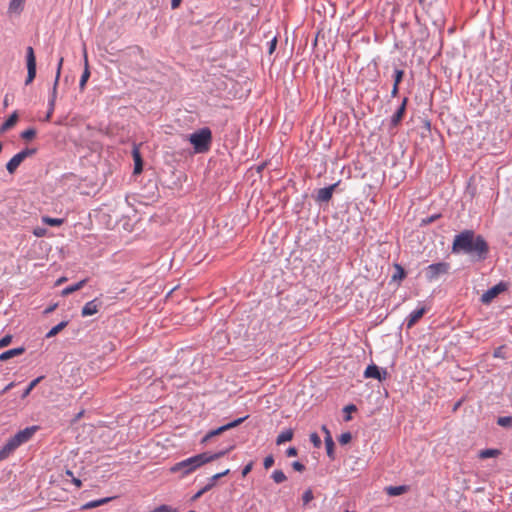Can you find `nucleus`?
I'll list each match as a JSON object with an SVG mask.
<instances>
[{
	"instance_id": "obj_34",
	"label": "nucleus",
	"mask_w": 512,
	"mask_h": 512,
	"mask_svg": "<svg viewBox=\"0 0 512 512\" xmlns=\"http://www.w3.org/2000/svg\"><path fill=\"white\" fill-rule=\"evenodd\" d=\"M497 424L504 428H512V416L498 417Z\"/></svg>"
},
{
	"instance_id": "obj_5",
	"label": "nucleus",
	"mask_w": 512,
	"mask_h": 512,
	"mask_svg": "<svg viewBox=\"0 0 512 512\" xmlns=\"http://www.w3.org/2000/svg\"><path fill=\"white\" fill-rule=\"evenodd\" d=\"M249 416L246 415L244 417H240V418H237L233 421H230L216 429H213L211 431H209L205 437L203 438V442L207 441L208 439L212 438V437H215V436H218L222 433H224L225 431L227 430H230L232 428H235L237 426H239L240 424H242Z\"/></svg>"
},
{
	"instance_id": "obj_21",
	"label": "nucleus",
	"mask_w": 512,
	"mask_h": 512,
	"mask_svg": "<svg viewBox=\"0 0 512 512\" xmlns=\"http://www.w3.org/2000/svg\"><path fill=\"white\" fill-rule=\"evenodd\" d=\"M18 447L13 442L11 438L8 439L6 444L1 447L0 449V456L4 457L6 459L14 450H16Z\"/></svg>"
},
{
	"instance_id": "obj_40",
	"label": "nucleus",
	"mask_w": 512,
	"mask_h": 512,
	"mask_svg": "<svg viewBox=\"0 0 512 512\" xmlns=\"http://www.w3.org/2000/svg\"><path fill=\"white\" fill-rule=\"evenodd\" d=\"M352 440V434L350 432H344L342 433L339 438H338V441L341 445H346L348 444L350 441Z\"/></svg>"
},
{
	"instance_id": "obj_29",
	"label": "nucleus",
	"mask_w": 512,
	"mask_h": 512,
	"mask_svg": "<svg viewBox=\"0 0 512 512\" xmlns=\"http://www.w3.org/2000/svg\"><path fill=\"white\" fill-rule=\"evenodd\" d=\"M270 478L273 480L275 484H281L287 480V476L281 469L274 470L271 473Z\"/></svg>"
},
{
	"instance_id": "obj_51",
	"label": "nucleus",
	"mask_w": 512,
	"mask_h": 512,
	"mask_svg": "<svg viewBox=\"0 0 512 512\" xmlns=\"http://www.w3.org/2000/svg\"><path fill=\"white\" fill-rule=\"evenodd\" d=\"M285 453L287 457H295L298 454V450L295 447L291 446L287 448Z\"/></svg>"
},
{
	"instance_id": "obj_55",
	"label": "nucleus",
	"mask_w": 512,
	"mask_h": 512,
	"mask_svg": "<svg viewBox=\"0 0 512 512\" xmlns=\"http://www.w3.org/2000/svg\"><path fill=\"white\" fill-rule=\"evenodd\" d=\"M62 65H63V57H60L58 60L57 69H56V73L58 74V76L61 75Z\"/></svg>"
},
{
	"instance_id": "obj_11",
	"label": "nucleus",
	"mask_w": 512,
	"mask_h": 512,
	"mask_svg": "<svg viewBox=\"0 0 512 512\" xmlns=\"http://www.w3.org/2000/svg\"><path fill=\"white\" fill-rule=\"evenodd\" d=\"M408 101H409L408 97H404L402 99V102H401L400 106L398 107V109L392 115V117L390 119V125L392 127L398 126L399 123L402 121V119L404 117V114L406 112V107H407Z\"/></svg>"
},
{
	"instance_id": "obj_20",
	"label": "nucleus",
	"mask_w": 512,
	"mask_h": 512,
	"mask_svg": "<svg viewBox=\"0 0 512 512\" xmlns=\"http://www.w3.org/2000/svg\"><path fill=\"white\" fill-rule=\"evenodd\" d=\"M23 162L18 154H15L6 164V169L10 174H13L19 165Z\"/></svg>"
},
{
	"instance_id": "obj_12",
	"label": "nucleus",
	"mask_w": 512,
	"mask_h": 512,
	"mask_svg": "<svg viewBox=\"0 0 512 512\" xmlns=\"http://www.w3.org/2000/svg\"><path fill=\"white\" fill-rule=\"evenodd\" d=\"M101 302L95 298L91 301H88L81 310L82 317H88L96 314L99 310Z\"/></svg>"
},
{
	"instance_id": "obj_35",
	"label": "nucleus",
	"mask_w": 512,
	"mask_h": 512,
	"mask_svg": "<svg viewBox=\"0 0 512 512\" xmlns=\"http://www.w3.org/2000/svg\"><path fill=\"white\" fill-rule=\"evenodd\" d=\"M42 221L49 225V226H52V227H57V226H60L62 223H63V219H60V218H52V217H48V216H44L42 218Z\"/></svg>"
},
{
	"instance_id": "obj_10",
	"label": "nucleus",
	"mask_w": 512,
	"mask_h": 512,
	"mask_svg": "<svg viewBox=\"0 0 512 512\" xmlns=\"http://www.w3.org/2000/svg\"><path fill=\"white\" fill-rule=\"evenodd\" d=\"M338 185L339 181L327 187L318 189L315 196V201L319 204L328 203L332 199L333 192Z\"/></svg>"
},
{
	"instance_id": "obj_36",
	"label": "nucleus",
	"mask_w": 512,
	"mask_h": 512,
	"mask_svg": "<svg viewBox=\"0 0 512 512\" xmlns=\"http://www.w3.org/2000/svg\"><path fill=\"white\" fill-rule=\"evenodd\" d=\"M37 152L35 148H25L18 152L17 154L21 157V159L24 161L27 157L34 155Z\"/></svg>"
},
{
	"instance_id": "obj_4",
	"label": "nucleus",
	"mask_w": 512,
	"mask_h": 512,
	"mask_svg": "<svg viewBox=\"0 0 512 512\" xmlns=\"http://www.w3.org/2000/svg\"><path fill=\"white\" fill-rule=\"evenodd\" d=\"M450 264L447 262L432 263L425 268V277L432 282L437 280L441 275L448 273Z\"/></svg>"
},
{
	"instance_id": "obj_60",
	"label": "nucleus",
	"mask_w": 512,
	"mask_h": 512,
	"mask_svg": "<svg viewBox=\"0 0 512 512\" xmlns=\"http://www.w3.org/2000/svg\"><path fill=\"white\" fill-rule=\"evenodd\" d=\"M59 79H60V76H58V74L56 73L55 79H54V83H53V87H55V88L58 87Z\"/></svg>"
},
{
	"instance_id": "obj_50",
	"label": "nucleus",
	"mask_w": 512,
	"mask_h": 512,
	"mask_svg": "<svg viewBox=\"0 0 512 512\" xmlns=\"http://www.w3.org/2000/svg\"><path fill=\"white\" fill-rule=\"evenodd\" d=\"M268 45H269V47H268V53H269V54H272V53L275 51V49H276V45H277V39H276V37H274L272 40H270V41L268 42Z\"/></svg>"
},
{
	"instance_id": "obj_48",
	"label": "nucleus",
	"mask_w": 512,
	"mask_h": 512,
	"mask_svg": "<svg viewBox=\"0 0 512 512\" xmlns=\"http://www.w3.org/2000/svg\"><path fill=\"white\" fill-rule=\"evenodd\" d=\"M210 489V486L205 485L202 487L195 495L192 497V500H197L200 498L204 493L208 492Z\"/></svg>"
},
{
	"instance_id": "obj_41",
	"label": "nucleus",
	"mask_w": 512,
	"mask_h": 512,
	"mask_svg": "<svg viewBox=\"0 0 512 512\" xmlns=\"http://www.w3.org/2000/svg\"><path fill=\"white\" fill-rule=\"evenodd\" d=\"M309 438L314 447L319 448L322 445L321 438L316 432L311 433Z\"/></svg>"
},
{
	"instance_id": "obj_53",
	"label": "nucleus",
	"mask_w": 512,
	"mask_h": 512,
	"mask_svg": "<svg viewBox=\"0 0 512 512\" xmlns=\"http://www.w3.org/2000/svg\"><path fill=\"white\" fill-rule=\"evenodd\" d=\"M493 356L495 358H504V355H503V347L500 346L498 348H496L493 352Z\"/></svg>"
},
{
	"instance_id": "obj_39",
	"label": "nucleus",
	"mask_w": 512,
	"mask_h": 512,
	"mask_svg": "<svg viewBox=\"0 0 512 512\" xmlns=\"http://www.w3.org/2000/svg\"><path fill=\"white\" fill-rule=\"evenodd\" d=\"M150 512H177V510L175 508L171 507L170 505L162 504V505L154 508Z\"/></svg>"
},
{
	"instance_id": "obj_13",
	"label": "nucleus",
	"mask_w": 512,
	"mask_h": 512,
	"mask_svg": "<svg viewBox=\"0 0 512 512\" xmlns=\"http://www.w3.org/2000/svg\"><path fill=\"white\" fill-rule=\"evenodd\" d=\"M405 75L404 70L400 68H394L393 73V87L391 90V97H396L399 94V85L403 80V77Z\"/></svg>"
},
{
	"instance_id": "obj_37",
	"label": "nucleus",
	"mask_w": 512,
	"mask_h": 512,
	"mask_svg": "<svg viewBox=\"0 0 512 512\" xmlns=\"http://www.w3.org/2000/svg\"><path fill=\"white\" fill-rule=\"evenodd\" d=\"M56 99H57V88L52 87L50 94H49V98H48V106H50V108H55Z\"/></svg>"
},
{
	"instance_id": "obj_25",
	"label": "nucleus",
	"mask_w": 512,
	"mask_h": 512,
	"mask_svg": "<svg viewBox=\"0 0 512 512\" xmlns=\"http://www.w3.org/2000/svg\"><path fill=\"white\" fill-rule=\"evenodd\" d=\"M86 282H87V279H83V280H80L79 282H77L75 284L69 285V286L65 287L62 290L61 294L63 296H66V295H69V294H71V293H73L75 291H78V290H80L85 285Z\"/></svg>"
},
{
	"instance_id": "obj_23",
	"label": "nucleus",
	"mask_w": 512,
	"mask_h": 512,
	"mask_svg": "<svg viewBox=\"0 0 512 512\" xmlns=\"http://www.w3.org/2000/svg\"><path fill=\"white\" fill-rule=\"evenodd\" d=\"M112 499H113V497H105V498H101L98 500H92V501L85 503L82 506V509L88 510V509L96 508L98 506H101L103 504L110 502Z\"/></svg>"
},
{
	"instance_id": "obj_31",
	"label": "nucleus",
	"mask_w": 512,
	"mask_h": 512,
	"mask_svg": "<svg viewBox=\"0 0 512 512\" xmlns=\"http://www.w3.org/2000/svg\"><path fill=\"white\" fill-rule=\"evenodd\" d=\"M499 454H500V450L494 449V448H488V449L481 450L479 452V457L481 459H487V458L497 457Z\"/></svg>"
},
{
	"instance_id": "obj_57",
	"label": "nucleus",
	"mask_w": 512,
	"mask_h": 512,
	"mask_svg": "<svg viewBox=\"0 0 512 512\" xmlns=\"http://www.w3.org/2000/svg\"><path fill=\"white\" fill-rule=\"evenodd\" d=\"M56 307H57V304H53V305H51V306H49V307L45 308V310H44V314H46V315H47V314L52 313V312L55 310V308H56Z\"/></svg>"
},
{
	"instance_id": "obj_17",
	"label": "nucleus",
	"mask_w": 512,
	"mask_h": 512,
	"mask_svg": "<svg viewBox=\"0 0 512 512\" xmlns=\"http://www.w3.org/2000/svg\"><path fill=\"white\" fill-rule=\"evenodd\" d=\"M231 449H233V446L229 447L228 449H225V450H221L219 452H216V453H210V452H203L202 453V456L205 460V464L206 463H209L211 461H214V460H217L221 457H223L224 455H226Z\"/></svg>"
},
{
	"instance_id": "obj_38",
	"label": "nucleus",
	"mask_w": 512,
	"mask_h": 512,
	"mask_svg": "<svg viewBox=\"0 0 512 512\" xmlns=\"http://www.w3.org/2000/svg\"><path fill=\"white\" fill-rule=\"evenodd\" d=\"M36 136V130L34 128H28L21 133V138L24 140H31Z\"/></svg>"
},
{
	"instance_id": "obj_64",
	"label": "nucleus",
	"mask_w": 512,
	"mask_h": 512,
	"mask_svg": "<svg viewBox=\"0 0 512 512\" xmlns=\"http://www.w3.org/2000/svg\"><path fill=\"white\" fill-rule=\"evenodd\" d=\"M64 280H65V278H61V279H59L57 282H58V283H61V282H63Z\"/></svg>"
},
{
	"instance_id": "obj_24",
	"label": "nucleus",
	"mask_w": 512,
	"mask_h": 512,
	"mask_svg": "<svg viewBox=\"0 0 512 512\" xmlns=\"http://www.w3.org/2000/svg\"><path fill=\"white\" fill-rule=\"evenodd\" d=\"M294 431L292 429H286L282 431L276 438V444L281 445L293 439Z\"/></svg>"
},
{
	"instance_id": "obj_45",
	"label": "nucleus",
	"mask_w": 512,
	"mask_h": 512,
	"mask_svg": "<svg viewBox=\"0 0 512 512\" xmlns=\"http://www.w3.org/2000/svg\"><path fill=\"white\" fill-rule=\"evenodd\" d=\"M254 461L248 462L242 469V477H246L253 469Z\"/></svg>"
},
{
	"instance_id": "obj_42",
	"label": "nucleus",
	"mask_w": 512,
	"mask_h": 512,
	"mask_svg": "<svg viewBox=\"0 0 512 512\" xmlns=\"http://www.w3.org/2000/svg\"><path fill=\"white\" fill-rule=\"evenodd\" d=\"M275 459L272 454L266 456L263 460V466L265 469H269L274 465Z\"/></svg>"
},
{
	"instance_id": "obj_8",
	"label": "nucleus",
	"mask_w": 512,
	"mask_h": 512,
	"mask_svg": "<svg viewBox=\"0 0 512 512\" xmlns=\"http://www.w3.org/2000/svg\"><path fill=\"white\" fill-rule=\"evenodd\" d=\"M387 376H388L387 371L385 369L378 367L374 363L369 364L364 371L365 378H373L380 382L386 380Z\"/></svg>"
},
{
	"instance_id": "obj_30",
	"label": "nucleus",
	"mask_w": 512,
	"mask_h": 512,
	"mask_svg": "<svg viewBox=\"0 0 512 512\" xmlns=\"http://www.w3.org/2000/svg\"><path fill=\"white\" fill-rule=\"evenodd\" d=\"M386 490L387 494L390 496H399L406 492L407 487L404 485L389 486Z\"/></svg>"
},
{
	"instance_id": "obj_61",
	"label": "nucleus",
	"mask_w": 512,
	"mask_h": 512,
	"mask_svg": "<svg viewBox=\"0 0 512 512\" xmlns=\"http://www.w3.org/2000/svg\"><path fill=\"white\" fill-rule=\"evenodd\" d=\"M13 386V383H9L8 385H6L4 387V389L2 390V393H6L7 391H9Z\"/></svg>"
},
{
	"instance_id": "obj_7",
	"label": "nucleus",
	"mask_w": 512,
	"mask_h": 512,
	"mask_svg": "<svg viewBox=\"0 0 512 512\" xmlns=\"http://www.w3.org/2000/svg\"><path fill=\"white\" fill-rule=\"evenodd\" d=\"M38 430V426H29L23 430L18 431L14 436L10 437L17 447L28 442L35 432Z\"/></svg>"
},
{
	"instance_id": "obj_33",
	"label": "nucleus",
	"mask_w": 512,
	"mask_h": 512,
	"mask_svg": "<svg viewBox=\"0 0 512 512\" xmlns=\"http://www.w3.org/2000/svg\"><path fill=\"white\" fill-rule=\"evenodd\" d=\"M229 472H230V470H229V469H226V470H225V471H223V472H220V473H216V474H214V475L209 479V481H208V483H207L206 485H207V486H210V489H212V488L215 486V484H216L217 480H219L220 478H222V477L226 476Z\"/></svg>"
},
{
	"instance_id": "obj_3",
	"label": "nucleus",
	"mask_w": 512,
	"mask_h": 512,
	"mask_svg": "<svg viewBox=\"0 0 512 512\" xmlns=\"http://www.w3.org/2000/svg\"><path fill=\"white\" fill-rule=\"evenodd\" d=\"M205 464L202 453L196 454L171 466L172 473H180L181 477H185Z\"/></svg>"
},
{
	"instance_id": "obj_15",
	"label": "nucleus",
	"mask_w": 512,
	"mask_h": 512,
	"mask_svg": "<svg viewBox=\"0 0 512 512\" xmlns=\"http://www.w3.org/2000/svg\"><path fill=\"white\" fill-rule=\"evenodd\" d=\"M24 352H25L24 347L12 348L7 351H4L3 353L0 354V362H4L13 357L22 355Z\"/></svg>"
},
{
	"instance_id": "obj_1",
	"label": "nucleus",
	"mask_w": 512,
	"mask_h": 512,
	"mask_svg": "<svg viewBox=\"0 0 512 512\" xmlns=\"http://www.w3.org/2000/svg\"><path fill=\"white\" fill-rule=\"evenodd\" d=\"M451 251L453 254L468 255L473 261H484L488 258L490 247L482 235L466 229L454 236Z\"/></svg>"
},
{
	"instance_id": "obj_18",
	"label": "nucleus",
	"mask_w": 512,
	"mask_h": 512,
	"mask_svg": "<svg viewBox=\"0 0 512 512\" xmlns=\"http://www.w3.org/2000/svg\"><path fill=\"white\" fill-rule=\"evenodd\" d=\"M26 0H10L8 5V13L20 14L24 9Z\"/></svg>"
},
{
	"instance_id": "obj_54",
	"label": "nucleus",
	"mask_w": 512,
	"mask_h": 512,
	"mask_svg": "<svg viewBox=\"0 0 512 512\" xmlns=\"http://www.w3.org/2000/svg\"><path fill=\"white\" fill-rule=\"evenodd\" d=\"M438 218H439V215H438V214H435V215H432V216H429V217H427V218L423 219V220H422V222H423L424 224H429V223L434 222V221H435L436 219H438Z\"/></svg>"
},
{
	"instance_id": "obj_28",
	"label": "nucleus",
	"mask_w": 512,
	"mask_h": 512,
	"mask_svg": "<svg viewBox=\"0 0 512 512\" xmlns=\"http://www.w3.org/2000/svg\"><path fill=\"white\" fill-rule=\"evenodd\" d=\"M67 320H63L60 323H58L56 326L52 327L47 333L46 338H52L56 336L61 330H63L68 325Z\"/></svg>"
},
{
	"instance_id": "obj_43",
	"label": "nucleus",
	"mask_w": 512,
	"mask_h": 512,
	"mask_svg": "<svg viewBox=\"0 0 512 512\" xmlns=\"http://www.w3.org/2000/svg\"><path fill=\"white\" fill-rule=\"evenodd\" d=\"M314 498L312 490H306L302 495L303 504L306 505Z\"/></svg>"
},
{
	"instance_id": "obj_47",
	"label": "nucleus",
	"mask_w": 512,
	"mask_h": 512,
	"mask_svg": "<svg viewBox=\"0 0 512 512\" xmlns=\"http://www.w3.org/2000/svg\"><path fill=\"white\" fill-rule=\"evenodd\" d=\"M47 233V229L44 228V227H36L34 228L33 230V234L36 236V237H43L45 236Z\"/></svg>"
},
{
	"instance_id": "obj_22",
	"label": "nucleus",
	"mask_w": 512,
	"mask_h": 512,
	"mask_svg": "<svg viewBox=\"0 0 512 512\" xmlns=\"http://www.w3.org/2000/svg\"><path fill=\"white\" fill-rule=\"evenodd\" d=\"M394 274L391 277L393 282H401L406 277L405 269L398 263L394 264Z\"/></svg>"
},
{
	"instance_id": "obj_46",
	"label": "nucleus",
	"mask_w": 512,
	"mask_h": 512,
	"mask_svg": "<svg viewBox=\"0 0 512 512\" xmlns=\"http://www.w3.org/2000/svg\"><path fill=\"white\" fill-rule=\"evenodd\" d=\"M12 341V335H5L4 337H2L0 339V348H4L6 346H8Z\"/></svg>"
},
{
	"instance_id": "obj_19",
	"label": "nucleus",
	"mask_w": 512,
	"mask_h": 512,
	"mask_svg": "<svg viewBox=\"0 0 512 512\" xmlns=\"http://www.w3.org/2000/svg\"><path fill=\"white\" fill-rule=\"evenodd\" d=\"M133 159H134V173L138 174L142 172L143 169V161L141 154L138 150V148H134L132 151Z\"/></svg>"
},
{
	"instance_id": "obj_9",
	"label": "nucleus",
	"mask_w": 512,
	"mask_h": 512,
	"mask_svg": "<svg viewBox=\"0 0 512 512\" xmlns=\"http://www.w3.org/2000/svg\"><path fill=\"white\" fill-rule=\"evenodd\" d=\"M26 66L27 77H30L34 80L37 73V63L34 49L31 46L26 48Z\"/></svg>"
},
{
	"instance_id": "obj_32",
	"label": "nucleus",
	"mask_w": 512,
	"mask_h": 512,
	"mask_svg": "<svg viewBox=\"0 0 512 512\" xmlns=\"http://www.w3.org/2000/svg\"><path fill=\"white\" fill-rule=\"evenodd\" d=\"M44 378V376H39L37 378H35L34 380H32L29 385L24 389V391L22 392L21 394V398L24 399L26 398L30 393L31 391L34 389V387Z\"/></svg>"
},
{
	"instance_id": "obj_59",
	"label": "nucleus",
	"mask_w": 512,
	"mask_h": 512,
	"mask_svg": "<svg viewBox=\"0 0 512 512\" xmlns=\"http://www.w3.org/2000/svg\"><path fill=\"white\" fill-rule=\"evenodd\" d=\"M321 430L324 432L325 437H328V435H331V433H330L329 429H328L325 425H323V426L321 427Z\"/></svg>"
},
{
	"instance_id": "obj_2",
	"label": "nucleus",
	"mask_w": 512,
	"mask_h": 512,
	"mask_svg": "<svg viewBox=\"0 0 512 512\" xmlns=\"http://www.w3.org/2000/svg\"><path fill=\"white\" fill-rule=\"evenodd\" d=\"M195 153H206L212 144V132L210 128L203 127L191 133L188 137Z\"/></svg>"
},
{
	"instance_id": "obj_52",
	"label": "nucleus",
	"mask_w": 512,
	"mask_h": 512,
	"mask_svg": "<svg viewBox=\"0 0 512 512\" xmlns=\"http://www.w3.org/2000/svg\"><path fill=\"white\" fill-rule=\"evenodd\" d=\"M54 109L55 108H50V106H48V110H46V115L44 116L43 121H45V122L50 121V119L53 115Z\"/></svg>"
},
{
	"instance_id": "obj_27",
	"label": "nucleus",
	"mask_w": 512,
	"mask_h": 512,
	"mask_svg": "<svg viewBox=\"0 0 512 512\" xmlns=\"http://www.w3.org/2000/svg\"><path fill=\"white\" fill-rule=\"evenodd\" d=\"M89 77H90V71H89V67H88L87 56L85 55L84 71H83V73H82V75L80 77V81H79V88H80L81 91L84 90Z\"/></svg>"
},
{
	"instance_id": "obj_63",
	"label": "nucleus",
	"mask_w": 512,
	"mask_h": 512,
	"mask_svg": "<svg viewBox=\"0 0 512 512\" xmlns=\"http://www.w3.org/2000/svg\"><path fill=\"white\" fill-rule=\"evenodd\" d=\"M350 419H351L350 415H347V416L345 417V420H346V421H349Z\"/></svg>"
},
{
	"instance_id": "obj_62",
	"label": "nucleus",
	"mask_w": 512,
	"mask_h": 512,
	"mask_svg": "<svg viewBox=\"0 0 512 512\" xmlns=\"http://www.w3.org/2000/svg\"><path fill=\"white\" fill-rule=\"evenodd\" d=\"M33 81H34V80H33L32 78H30V77H26V79H25V85H29V84H31Z\"/></svg>"
},
{
	"instance_id": "obj_6",
	"label": "nucleus",
	"mask_w": 512,
	"mask_h": 512,
	"mask_svg": "<svg viewBox=\"0 0 512 512\" xmlns=\"http://www.w3.org/2000/svg\"><path fill=\"white\" fill-rule=\"evenodd\" d=\"M508 288L507 283L501 281L498 284L492 286L488 290H486L481 296V302L483 304H489L492 302L494 298H496L499 294L506 291Z\"/></svg>"
},
{
	"instance_id": "obj_56",
	"label": "nucleus",
	"mask_w": 512,
	"mask_h": 512,
	"mask_svg": "<svg viewBox=\"0 0 512 512\" xmlns=\"http://www.w3.org/2000/svg\"><path fill=\"white\" fill-rule=\"evenodd\" d=\"M356 410V406L354 404H349L344 407V412L350 413Z\"/></svg>"
},
{
	"instance_id": "obj_14",
	"label": "nucleus",
	"mask_w": 512,
	"mask_h": 512,
	"mask_svg": "<svg viewBox=\"0 0 512 512\" xmlns=\"http://www.w3.org/2000/svg\"><path fill=\"white\" fill-rule=\"evenodd\" d=\"M425 313L426 308L424 306L413 310L405 320L407 328L413 327L416 324V322L423 317Z\"/></svg>"
},
{
	"instance_id": "obj_26",
	"label": "nucleus",
	"mask_w": 512,
	"mask_h": 512,
	"mask_svg": "<svg viewBox=\"0 0 512 512\" xmlns=\"http://www.w3.org/2000/svg\"><path fill=\"white\" fill-rule=\"evenodd\" d=\"M324 441H325V447H326L327 456L331 460H334L335 459V454H334L335 443H334V440H333L332 436L328 435V437L324 438Z\"/></svg>"
},
{
	"instance_id": "obj_58",
	"label": "nucleus",
	"mask_w": 512,
	"mask_h": 512,
	"mask_svg": "<svg viewBox=\"0 0 512 512\" xmlns=\"http://www.w3.org/2000/svg\"><path fill=\"white\" fill-rule=\"evenodd\" d=\"M182 0H171V8L176 9L180 6Z\"/></svg>"
},
{
	"instance_id": "obj_16",
	"label": "nucleus",
	"mask_w": 512,
	"mask_h": 512,
	"mask_svg": "<svg viewBox=\"0 0 512 512\" xmlns=\"http://www.w3.org/2000/svg\"><path fill=\"white\" fill-rule=\"evenodd\" d=\"M18 120V114L14 111L0 126V134L11 129Z\"/></svg>"
},
{
	"instance_id": "obj_44",
	"label": "nucleus",
	"mask_w": 512,
	"mask_h": 512,
	"mask_svg": "<svg viewBox=\"0 0 512 512\" xmlns=\"http://www.w3.org/2000/svg\"><path fill=\"white\" fill-rule=\"evenodd\" d=\"M66 475L71 477V481L76 487L79 488L82 486V481L79 478H76L71 470H66Z\"/></svg>"
},
{
	"instance_id": "obj_49",
	"label": "nucleus",
	"mask_w": 512,
	"mask_h": 512,
	"mask_svg": "<svg viewBox=\"0 0 512 512\" xmlns=\"http://www.w3.org/2000/svg\"><path fill=\"white\" fill-rule=\"evenodd\" d=\"M292 468L297 472H303L305 470V465L300 461L292 462Z\"/></svg>"
}]
</instances>
